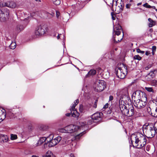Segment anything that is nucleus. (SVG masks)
<instances>
[{
    "label": "nucleus",
    "mask_w": 157,
    "mask_h": 157,
    "mask_svg": "<svg viewBox=\"0 0 157 157\" xmlns=\"http://www.w3.org/2000/svg\"><path fill=\"white\" fill-rule=\"evenodd\" d=\"M131 143L130 147L132 146L133 147H136L140 144V147H143L148 143L146 138L143 134L138 133L136 135H132L131 138Z\"/></svg>",
    "instance_id": "nucleus-1"
},
{
    "label": "nucleus",
    "mask_w": 157,
    "mask_h": 157,
    "mask_svg": "<svg viewBox=\"0 0 157 157\" xmlns=\"http://www.w3.org/2000/svg\"><path fill=\"white\" fill-rule=\"evenodd\" d=\"M119 107L123 114L128 117H136L137 112L134 109V108L132 105H129L128 108L124 104V102L119 101Z\"/></svg>",
    "instance_id": "nucleus-2"
},
{
    "label": "nucleus",
    "mask_w": 157,
    "mask_h": 157,
    "mask_svg": "<svg viewBox=\"0 0 157 157\" xmlns=\"http://www.w3.org/2000/svg\"><path fill=\"white\" fill-rule=\"evenodd\" d=\"M115 74L117 77L120 78H124L127 73V67L125 64L118 63L115 69Z\"/></svg>",
    "instance_id": "nucleus-3"
},
{
    "label": "nucleus",
    "mask_w": 157,
    "mask_h": 157,
    "mask_svg": "<svg viewBox=\"0 0 157 157\" xmlns=\"http://www.w3.org/2000/svg\"><path fill=\"white\" fill-rule=\"evenodd\" d=\"M132 98L134 100H141L143 101H147L146 94L142 91L137 90L135 91L133 94Z\"/></svg>",
    "instance_id": "nucleus-4"
},
{
    "label": "nucleus",
    "mask_w": 157,
    "mask_h": 157,
    "mask_svg": "<svg viewBox=\"0 0 157 157\" xmlns=\"http://www.w3.org/2000/svg\"><path fill=\"white\" fill-rule=\"evenodd\" d=\"M80 127L78 126L70 124L64 128V129H61L60 132L67 133H72L77 131L79 129Z\"/></svg>",
    "instance_id": "nucleus-5"
},
{
    "label": "nucleus",
    "mask_w": 157,
    "mask_h": 157,
    "mask_svg": "<svg viewBox=\"0 0 157 157\" xmlns=\"http://www.w3.org/2000/svg\"><path fill=\"white\" fill-rule=\"evenodd\" d=\"M61 140V137L58 136L54 139L51 140L50 141L47 140L44 144V147H52L57 144Z\"/></svg>",
    "instance_id": "nucleus-6"
},
{
    "label": "nucleus",
    "mask_w": 157,
    "mask_h": 157,
    "mask_svg": "<svg viewBox=\"0 0 157 157\" xmlns=\"http://www.w3.org/2000/svg\"><path fill=\"white\" fill-rule=\"evenodd\" d=\"M47 29L46 25L44 24L40 25L36 28L35 34L36 36H42L45 33Z\"/></svg>",
    "instance_id": "nucleus-7"
},
{
    "label": "nucleus",
    "mask_w": 157,
    "mask_h": 157,
    "mask_svg": "<svg viewBox=\"0 0 157 157\" xmlns=\"http://www.w3.org/2000/svg\"><path fill=\"white\" fill-rule=\"evenodd\" d=\"M94 90L97 92H101L106 87L105 82L101 80H97L94 85Z\"/></svg>",
    "instance_id": "nucleus-8"
},
{
    "label": "nucleus",
    "mask_w": 157,
    "mask_h": 157,
    "mask_svg": "<svg viewBox=\"0 0 157 157\" xmlns=\"http://www.w3.org/2000/svg\"><path fill=\"white\" fill-rule=\"evenodd\" d=\"M10 11L7 8L0 9V21L4 22L8 18Z\"/></svg>",
    "instance_id": "nucleus-9"
},
{
    "label": "nucleus",
    "mask_w": 157,
    "mask_h": 157,
    "mask_svg": "<svg viewBox=\"0 0 157 157\" xmlns=\"http://www.w3.org/2000/svg\"><path fill=\"white\" fill-rule=\"evenodd\" d=\"M116 9L115 11L116 13H119L121 12L123 10L124 6V4L122 0H117L116 2Z\"/></svg>",
    "instance_id": "nucleus-10"
},
{
    "label": "nucleus",
    "mask_w": 157,
    "mask_h": 157,
    "mask_svg": "<svg viewBox=\"0 0 157 157\" xmlns=\"http://www.w3.org/2000/svg\"><path fill=\"white\" fill-rule=\"evenodd\" d=\"M120 99L119 101L124 102L123 99L126 100L128 98L129 94L128 91V89L127 88H125L122 89L120 92Z\"/></svg>",
    "instance_id": "nucleus-11"
},
{
    "label": "nucleus",
    "mask_w": 157,
    "mask_h": 157,
    "mask_svg": "<svg viewBox=\"0 0 157 157\" xmlns=\"http://www.w3.org/2000/svg\"><path fill=\"white\" fill-rule=\"evenodd\" d=\"M146 101L141 100H134V106L138 109H141L144 108L146 105Z\"/></svg>",
    "instance_id": "nucleus-12"
},
{
    "label": "nucleus",
    "mask_w": 157,
    "mask_h": 157,
    "mask_svg": "<svg viewBox=\"0 0 157 157\" xmlns=\"http://www.w3.org/2000/svg\"><path fill=\"white\" fill-rule=\"evenodd\" d=\"M102 114V113H97L94 114L91 116V118L94 121V123L99 122L101 121L102 120L101 116Z\"/></svg>",
    "instance_id": "nucleus-13"
},
{
    "label": "nucleus",
    "mask_w": 157,
    "mask_h": 157,
    "mask_svg": "<svg viewBox=\"0 0 157 157\" xmlns=\"http://www.w3.org/2000/svg\"><path fill=\"white\" fill-rule=\"evenodd\" d=\"M155 128L154 127H150L147 131V134L149 138H151L153 137L155 135L156 132Z\"/></svg>",
    "instance_id": "nucleus-14"
},
{
    "label": "nucleus",
    "mask_w": 157,
    "mask_h": 157,
    "mask_svg": "<svg viewBox=\"0 0 157 157\" xmlns=\"http://www.w3.org/2000/svg\"><path fill=\"white\" fill-rule=\"evenodd\" d=\"M16 110L15 109H10L7 112V114L10 118L14 117L16 114Z\"/></svg>",
    "instance_id": "nucleus-15"
},
{
    "label": "nucleus",
    "mask_w": 157,
    "mask_h": 157,
    "mask_svg": "<svg viewBox=\"0 0 157 157\" xmlns=\"http://www.w3.org/2000/svg\"><path fill=\"white\" fill-rule=\"evenodd\" d=\"M157 72V71L156 70H154L153 71H151L147 75L146 77L149 78V80H151L155 77Z\"/></svg>",
    "instance_id": "nucleus-16"
},
{
    "label": "nucleus",
    "mask_w": 157,
    "mask_h": 157,
    "mask_svg": "<svg viewBox=\"0 0 157 157\" xmlns=\"http://www.w3.org/2000/svg\"><path fill=\"white\" fill-rule=\"evenodd\" d=\"M6 6L12 8H14L16 6V4L15 2L11 1L8 2H6Z\"/></svg>",
    "instance_id": "nucleus-17"
},
{
    "label": "nucleus",
    "mask_w": 157,
    "mask_h": 157,
    "mask_svg": "<svg viewBox=\"0 0 157 157\" xmlns=\"http://www.w3.org/2000/svg\"><path fill=\"white\" fill-rule=\"evenodd\" d=\"M25 27V26L22 25H18L17 26V28L16 29V31L17 33H19L21 31H22Z\"/></svg>",
    "instance_id": "nucleus-18"
},
{
    "label": "nucleus",
    "mask_w": 157,
    "mask_h": 157,
    "mask_svg": "<svg viewBox=\"0 0 157 157\" xmlns=\"http://www.w3.org/2000/svg\"><path fill=\"white\" fill-rule=\"evenodd\" d=\"M71 113L72 116L73 117H78L79 116V114L77 110L75 109H73V110L71 109V108L70 109Z\"/></svg>",
    "instance_id": "nucleus-19"
},
{
    "label": "nucleus",
    "mask_w": 157,
    "mask_h": 157,
    "mask_svg": "<svg viewBox=\"0 0 157 157\" xmlns=\"http://www.w3.org/2000/svg\"><path fill=\"white\" fill-rule=\"evenodd\" d=\"M47 142L46 141V138L45 137H42L40 138L38 142L36 144V146H40L44 142Z\"/></svg>",
    "instance_id": "nucleus-20"
},
{
    "label": "nucleus",
    "mask_w": 157,
    "mask_h": 157,
    "mask_svg": "<svg viewBox=\"0 0 157 157\" xmlns=\"http://www.w3.org/2000/svg\"><path fill=\"white\" fill-rule=\"evenodd\" d=\"M148 21L150 22L148 24V25L149 27H151L155 25L156 22L151 18L148 19Z\"/></svg>",
    "instance_id": "nucleus-21"
},
{
    "label": "nucleus",
    "mask_w": 157,
    "mask_h": 157,
    "mask_svg": "<svg viewBox=\"0 0 157 157\" xmlns=\"http://www.w3.org/2000/svg\"><path fill=\"white\" fill-rule=\"evenodd\" d=\"M0 137H1V138L3 139V142H6L8 141V138L7 135H3V134H0Z\"/></svg>",
    "instance_id": "nucleus-22"
},
{
    "label": "nucleus",
    "mask_w": 157,
    "mask_h": 157,
    "mask_svg": "<svg viewBox=\"0 0 157 157\" xmlns=\"http://www.w3.org/2000/svg\"><path fill=\"white\" fill-rule=\"evenodd\" d=\"M96 70H91L88 72L87 75L88 76H90L91 75H93L96 74Z\"/></svg>",
    "instance_id": "nucleus-23"
},
{
    "label": "nucleus",
    "mask_w": 157,
    "mask_h": 157,
    "mask_svg": "<svg viewBox=\"0 0 157 157\" xmlns=\"http://www.w3.org/2000/svg\"><path fill=\"white\" fill-rule=\"evenodd\" d=\"M121 27L120 26H118V28L117 27V31H114V32H115V34L117 36L120 35L121 33V31L119 30H121Z\"/></svg>",
    "instance_id": "nucleus-24"
},
{
    "label": "nucleus",
    "mask_w": 157,
    "mask_h": 157,
    "mask_svg": "<svg viewBox=\"0 0 157 157\" xmlns=\"http://www.w3.org/2000/svg\"><path fill=\"white\" fill-rule=\"evenodd\" d=\"M52 154V153L51 151H48L46 153L45 155H44L43 156V157H51V156Z\"/></svg>",
    "instance_id": "nucleus-25"
},
{
    "label": "nucleus",
    "mask_w": 157,
    "mask_h": 157,
    "mask_svg": "<svg viewBox=\"0 0 157 157\" xmlns=\"http://www.w3.org/2000/svg\"><path fill=\"white\" fill-rule=\"evenodd\" d=\"M115 36H113V41L114 43L116 44L117 43L121 42V41L122 40V39L123 38V36L122 38H121V39H118L117 40H116L115 39L116 37Z\"/></svg>",
    "instance_id": "nucleus-26"
},
{
    "label": "nucleus",
    "mask_w": 157,
    "mask_h": 157,
    "mask_svg": "<svg viewBox=\"0 0 157 157\" xmlns=\"http://www.w3.org/2000/svg\"><path fill=\"white\" fill-rule=\"evenodd\" d=\"M16 43L15 42H12L9 46L10 48L12 49H14L16 47Z\"/></svg>",
    "instance_id": "nucleus-27"
},
{
    "label": "nucleus",
    "mask_w": 157,
    "mask_h": 157,
    "mask_svg": "<svg viewBox=\"0 0 157 157\" xmlns=\"http://www.w3.org/2000/svg\"><path fill=\"white\" fill-rule=\"evenodd\" d=\"M151 114L152 116L155 117H157V107L155 111L151 112Z\"/></svg>",
    "instance_id": "nucleus-28"
},
{
    "label": "nucleus",
    "mask_w": 157,
    "mask_h": 157,
    "mask_svg": "<svg viewBox=\"0 0 157 157\" xmlns=\"http://www.w3.org/2000/svg\"><path fill=\"white\" fill-rule=\"evenodd\" d=\"M79 103V100L78 99H76L75 101L74 102V104L71 107V109L73 110V109H75V106L77 105V104Z\"/></svg>",
    "instance_id": "nucleus-29"
},
{
    "label": "nucleus",
    "mask_w": 157,
    "mask_h": 157,
    "mask_svg": "<svg viewBox=\"0 0 157 157\" xmlns=\"http://www.w3.org/2000/svg\"><path fill=\"white\" fill-rule=\"evenodd\" d=\"M53 4L56 5H58L60 4V0H52Z\"/></svg>",
    "instance_id": "nucleus-30"
},
{
    "label": "nucleus",
    "mask_w": 157,
    "mask_h": 157,
    "mask_svg": "<svg viewBox=\"0 0 157 157\" xmlns=\"http://www.w3.org/2000/svg\"><path fill=\"white\" fill-rule=\"evenodd\" d=\"M17 136L15 134H11L10 135V139L11 140H13L17 139Z\"/></svg>",
    "instance_id": "nucleus-31"
},
{
    "label": "nucleus",
    "mask_w": 157,
    "mask_h": 157,
    "mask_svg": "<svg viewBox=\"0 0 157 157\" xmlns=\"http://www.w3.org/2000/svg\"><path fill=\"white\" fill-rule=\"evenodd\" d=\"M53 134H50L46 138V141H47V140H48L49 141H50V140H51L53 139Z\"/></svg>",
    "instance_id": "nucleus-32"
},
{
    "label": "nucleus",
    "mask_w": 157,
    "mask_h": 157,
    "mask_svg": "<svg viewBox=\"0 0 157 157\" xmlns=\"http://www.w3.org/2000/svg\"><path fill=\"white\" fill-rule=\"evenodd\" d=\"M142 57L140 56L139 55H136L135 56L133 57V59L134 60H140L142 59Z\"/></svg>",
    "instance_id": "nucleus-33"
},
{
    "label": "nucleus",
    "mask_w": 157,
    "mask_h": 157,
    "mask_svg": "<svg viewBox=\"0 0 157 157\" xmlns=\"http://www.w3.org/2000/svg\"><path fill=\"white\" fill-rule=\"evenodd\" d=\"M5 110H4V111L2 110V109L0 108V116L2 117L3 115L6 117V114L5 112Z\"/></svg>",
    "instance_id": "nucleus-34"
},
{
    "label": "nucleus",
    "mask_w": 157,
    "mask_h": 157,
    "mask_svg": "<svg viewBox=\"0 0 157 157\" xmlns=\"http://www.w3.org/2000/svg\"><path fill=\"white\" fill-rule=\"evenodd\" d=\"M145 89L149 92H154L153 90L152 87H145Z\"/></svg>",
    "instance_id": "nucleus-35"
},
{
    "label": "nucleus",
    "mask_w": 157,
    "mask_h": 157,
    "mask_svg": "<svg viewBox=\"0 0 157 157\" xmlns=\"http://www.w3.org/2000/svg\"><path fill=\"white\" fill-rule=\"evenodd\" d=\"M93 122L94 123V121L93 119L91 118L88 121L87 124H88L90 125L92 124Z\"/></svg>",
    "instance_id": "nucleus-36"
},
{
    "label": "nucleus",
    "mask_w": 157,
    "mask_h": 157,
    "mask_svg": "<svg viewBox=\"0 0 157 157\" xmlns=\"http://www.w3.org/2000/svg\"><path fill=\"white\" fill-rule=\"evenodd\" d=\"M156 46H153L152 47V54L153 55L155 54V52L156 51Z\"/></svg>",
    "instance_id": "nucleus-37"
},
{
    "label": "nucleus",
    "mask_w": 157,
    "mask_h": 157,
    "mask_svg": "<svg viewBox=\"0 0 157 157\" xmlns=\"http://www.w3.org/2000/svg\"><path fill=\"white\" fill-rule=\"evenodd\" d=\"M143 6L147 8H151V6L148 5L147 3H146L143 5Z\"/></svg>",
    "instance_id": "nucleus-38"
},
{
    "label": "nucleus",
    "mask_w": 157,
    "mask_h": 157,
    "mask_svg": "<svg viewBox=\"0 0 157 157\" xmlns=\"http://www.w3.org/2000/svg\"><path fill=\"white\" fill-rule=\"evenodd\" d=\"M136 51L138 53H141V54H144V51H141L140 48H138L136 49Z\"/></svg>",
    "instance_id": "nucleus-39"
},
{
    "label": "nucleus",
    "mask_w": 157,
    "mask_h": 157,
    "mask_svg": "<svg viewBox=\"0 0 157 157\" xmlns=\"http://www.w3.org/2000/svg\"><path fill=\"white\" fill-rule=\"evenodd\" d=\"M108 2L110 4L112 5V8H113V2L114 0H107Z\"/></svg>",
    "instance_id": "nucleus-40"
},
{
    "label": "nucleus",
    "mask_w": 157,
    "mask_h": 157,
    "mask_svg": "<svg viewBox=\"0 0 157 157\" xmlns=\"http://www.w3.org/2000/svg\"><path fill=\"white\" fill-rule=\"evenodd\" d=\"M111 15L112 16V19L113 20H115V17H116V15L114 14V13L113 12H111Z\"/></svg>",
    "instance_id": "nucleus-41"
},
{
    "label": "nucleus",
    "mask_w": 157,
    "mask_h": 157,
    "mask_svg": "<svg viewBox=\"0 0 157 157\" xmlns=\"http://www.w3.org/2000/svg\"><path fill=\"white\" fill-rule=\"evenodd\" d=\"M79 110L80 112H82L83 111V105H81L79 106Z\"/></svg>",
    "instance_id": "nucleus-42"
},
{
    "label": "nucleus",
    "mask_w": 157,
    "mask_h": 157,
    "mask_svg": "<svg viewBox=\"0 0 157 157\" xmlns=\"http://www.w3.org/2000/svg\"><path fill=\"white\" fill-rule=\"evenodd\" d=\"M6 2H0V7H3V6H6Z\"/></svg>",
    "instance_id": "nucleus-43"
},
{
    "label": "nucleus",
    "mask_w": 157,
    "mask_h": 157,
    "mask_svg": "<svg viewBox=\"0 0 157 157\" xmlns=\"http://www.w3.org/2000/svg\"><path fill=\"white\" fill-rule=\"evenodd\" d=\"M97 102H98V100H95L94 103V105H93V107L94 108H96L97 107Z\"/></svg>",
    "instance_id": "nucleus-44"
},
{
    "label": "nucleus",
    "mask_w": 157,
    "mask_h": 157,
    "mask_svg": "<svg viewBox=\"0 0 157 157\" xmlns=\"http://www.w3.org/2000/svg\"><path fill=\"white\" fill-rule=\"evenodd\" d=\"M5 116H3L2 117L0 116V123L2 122L5 118Z\"/></svg>",
    "instance_id": "nucleus-45"
},
{
    "label": "nucleus",
    "mask_w": 157,
    "mask_h": 157,
    "mask_svg": "<svg viewBox=\"0 0 157 157\" xmlns=\"http://www.w3.org/2000/svg\"><path fill=\"white\" fill-rule=\"evenodd\" d=\"M46 14L47 15L48 17L49 18H50L52 17V15L51 14H50L48 13H47Z\"/></svg>",
    "instance_id": "nucleus-46"
},
{
    "label": "nucleus",
    "mask_w": 157,
    "mask_h": 157,
    "mask_svg": "<svg viewBox=\"0 0 157 157\" xmlns=\"http://www.w3.org/2000/svg\"><path fill=\"white\" fill-rule=\"evenodd\" d=\"M109 105V104L108 103H107L104 106L103 108L104 109H106L108 107Z\"/></svg>",
    "instance_id": "nucleus-47"
},
{
    "label": "nucleus",
    "mask_w": 157,
    "mask_h": 157,
    "mask_svg": "<svg viewBox=\"0 0 157 157\" xmlns=\"http://www.w3.org/2000/svg\"><path fill=\"white\" fill-rule=\"evenodd\" d=\"M56 16L57 17H59L60 14L59 12L58 11H56Z\"/></svg>",
    "instance_id": "nucleus-48"
},
{
    "label": "nucleus",
    "mask_w": 157,
    "mask_h": 157,
    "mask_svg": "<svg viewBox=\"0 0 157 157\" xmlns=\"http://www.w3.org/2000/svg\"><path fill=\"white\" fill-rule=\"evenodd\" d=\"M151 65H148L146 67H145V69L146 70H148V69H149L150 68H151Z\"/></svg>",
    "instance_id": "nucleus-49"
},
{
    "label": "nucleus",
    "mask_w": 157,
    "mask_h": 157,
    "mask_svg": "<svg viewBox=\"0 0 157 157\" xmlns=\"http://www.w3.org/2000/svg\"><path fill=\"white\" fill-rule=\"evenodd\" d=\"M112 112V110L111 109L109 108V110L107 112V113L108 114H110Z\"/></svg>",
    "instance_id": "nucleus-50"
},
{
    "label": "nucleus",
    "mask_w": 157,
    "mask_h": 157,
    "mask_svg": "<svg viewBox=\"0 0 157 157\" xmlns=\"http://www.w3.org/2000/svg\"><path fill=\"white\" fill-rule=\"evenodd\" d=\"M113 98L112 96L110 95L109 96V101H111L113 100Z\"/></svg>",
    "instance_id": "nucleus-51"
},
{
    "label": "nucleus",
    "mask_w": 157,
    "mask_h": 157,
    "mask_svg": "<svg viewBox=\"0 0 157 157\" xmlns=\"http://www.w3.org/2000/svg\"><path fill=\"white\" fill-rule=\"evenodd\" d=\"M131 6V4H127L126 5V7L127 8H129L130 7V6Z\"/></svg>",
    "instance_id": "nucleus-52"
},
{
    "label": "nucleus",
    "mask_w": 157,
    "mask_h": 157,
    "mask_svg": "<svg viewBox=\"0 0 157 157\" xmlns=\"http://www.w3.org/2000/svg\"><path fill=\"white\" fill-rule=\"evenodd\" d=\"M151 54L150 52L148 51H146L145 52V55L147 56H148Z\"/></svg>",
    "instance_id": "nucleus-53"
},
{
    "label": "nucleus",
    "mask_w": 157,
    "mask_h": 157,
    "mask_svg": "<svg viewBox=\"0 0 157 157\" xmlns=\"http://www.w3.org/2000/svg\"><path fill=\"white\" fill-rule=\"evenodd\" d=\"M71 113H67L65 114V115L66 116L69 117V116H70L71 115Z\"/></svg>",
    "instance_id": "nucleus-54"
},
{
    "label": "nucleus",
    "mask_w": 157,
    "mask_h": 157,
    "mask_svg": "<svg viewBox=\"0 0 157 157\" xmlns=\"http://www.w3.org/2000/svg\"><path fill=\"white\" fill-rule=\"evenodd\" d=\"M70 156L71 157H75L74 156V155L73 154L71 153L70 155Z\"/></svg>",
    "instance_id": "nucleus-55"
},
{
    "label": "nucleus",
    "mask_w": 157,
    "mask_h": 157,
    "mask_svg": "<svg viewBox=\"0 0 157 157\" xmlns=\"http://www.w3.org/2000/svg\"><path fill=\"white\" fill-rule=\"evenodd\" d=\"M3 139H1V137H0V142L1 143H3Z\"/></svg>",
    "instance_id": "nucleus-56"
},
{
    "label": "nucleus",
    "mask_w": 157,
    "mask_h": 157,
    "mask_svg": "<svg viewBox=\"0 0 157 157\" xmlns=\"http://www.w3.org/2000/svg\"><path fill=\"white\" fill-rule=\"evenodd\" d=\"M31 157H39V156L37 155H32Z\"/></svg>",
    "instance_id": "nucleus-57"
},
{
    "label": "nucleus",
    "mask_w": 157,
    "mask_h": 157,
    "mask_svg": "<svg viewBox=\"0 0 157 157\" xmlns=\"http://www.w3.org/2000/svg\"><path fill=\"white\" fill-rule=\"evenodd\" d=\"M151 8L153 9H155V10L156 9V8H155V6H151Z\"/></svg>",
    "instance_id": "nucleus-58"
},
{
    "label": "nucleus",
    "mask_w": 157,
    "mask_h": 157,
    "mask_svg": "<svg viewBox=\"0 0 157 157\" xmlns=\"http://www.w3.org/2000/svg\"><path fill=\"white\" fill-rule=\"evenodd\" d=\"M141 4H142V3L141 2H140V3H138L137 4V5L138 6H139L140 5H141Z\"/></svg>",
    "instance_id": "nucleus-59"
},
{
    "label": "nucleus",
    "mask_w": 157,
    "mask_h": 157,
    "mask_svg": "<svg viewBox=\"0 0 157 157\" xmlns=\"http://www.w3.org/2000/svg\"><path fill=\"white\" fill-rule=\"evenodd\" d=\"M51 157H56V156L52 154L51 156Z\"/></svg>",
    "instance_id": "nucleus-60"
},
{
    "label": "nucleus",
    "mask_w": 157,
    "mask_h": 157,
    "mask_svg": "<svg viewBox=\"0 0 157 157\" xmlns=\"http://www.w3.org/2000/svg\"><path fill=\"white\" fill-rule=\"evenodd\" d=\"M149 148H146V150L147 151H149Z\"/></svg>",
    "instance_id": "nucleus-61"
},
{
    "label": "nucleus",
    "mask_w": 157,
    "mask_h": 157,
    "mask_svg": "<svg viewBox=\"0 0 157 157\" xmlns=\"http://www.w3.org/2000/svg\"><path fill=\"white\" fill-rule=\"evenodd\" d=\"M60 38V36H59V35H58L57 36V38L58 39H59Z\"/></svg>",
    "instance_id": "nucleus-62"
},
{
    "label": "nucleus",
    "mask_w": 157,
    "mask_h": 157,
    "mask_svg": "<svg viewBox=\"0 0 157 157\" xmlns=\"http://www.w3.org/2000/svg\"><path fill=\"white\" fill-rule=\"evenodd\" d=\"M82 133H81L80 134L78 135V136H82Z\"/></svg>",
    "instance_id": "nucleus-63"
},
{
    "label": "nucleus",
    "mask_w": 157,
    "mask_h": 157,
    "mask_svg": "<svg viewBox=\"0 0 157 157\" xmlns=\"http://www.w3.org/2000/svg\"><path fill=\"white\" fill-rule=\"evenodd\" d=\"M149 146H150V145H149V144H148L147 146V147H149Z\"/></svg>",
    "instance_id": "nucleus-64"
}]
</instances>
